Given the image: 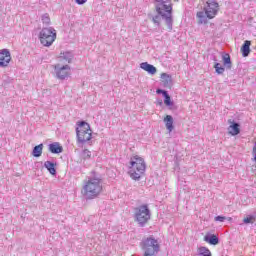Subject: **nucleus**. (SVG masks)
<instances>
[{
    "label": "nucleus",
    "mask_w": 256,
    "mask_h": 256,
    "mask_svg": "<svg viewBox=\"0 0 256 256\" xmlns=\"http://www.w3.org/2000/svg\"><path fill=\"white\" fill-rule=\"evenodd\" d=\"M156 12L155 16H152V23L154 25H161V19H163L169 29L173 30V3L171 0H154Z\"/></svg>",
    "instance_id": "obj_1"
},
{
    "label": "nucleus",
    "mask_w": 256,
    "mask_h": 256,
    "mask_svg": "<svg viewBox=\"0 0 256 256\" xmlns=\"http://www.w3.org/2000/svg\"><path fill=\"white\" fill-rule=\"evenodd\" d=\"M101 191H103V184L100 178L89 177L84 182L82 194L85 199H97V196L101 195Z\"/></svg>",
    "instance_id": "obj_2"
},
{
    "label": "nucleus",
    "mask_w": 256,
    "mask_h": 256,
    "mask_svg": "<svg viewBox=\"0 0 256 256\" xmlns=\"http://www.w3.org/2000/svg\"><path fill=\"white\" fill-rule=\"evenodd\" d=\"M145 169H147V165L145 164V160L139 156H133L130 160V177L134 181H139L141 179V175L145 173Z\"/></svg>",
    "instance_id": "obj_3"
},
{
    "label": "nucleus",
    "mask_w": 256,
    "mask_h": 256,
    "mask_svg": "<svg viewBox=\"0 0 256 256\" xmlns=\"http://www.w3.org/2000/svg\"><path fill=\"white\" fill-rule=\"evenodd\" d=\"M76 137L78 145H85V143H89L93 138V131L91 130L89 123L85 121L78 123V127L76 128Z\"/></svg>",
    "instance_id": "obj_4"
},
{
    "label": "nucleus",
    "mask_w": 256,
    "mask_h": 256,
    "mask_svg": "<svg viewBox=\"0 0 256 256\" xmlns=\"http://www.w3.org/2000/svg\"><path fill=\"white\" fill-rule=\"evenodd\" d=\"M134 219L139 227H145L151 220V210L147 204L140 205L134 209Z\"/></svg>",
    "instance_id": "obj_5"
},
{
    "label": "nucleus",
    "mask_w": 256,
    "mask_h": 256,
    "mask_svg": "<svg viewBox=\"0 0 256 256\" xmlns=\"http://www.w3.org/2000/svg\"><path fill=\"white\" fill-rule=\"evenodd\" d=\"M57 39V30L53 27H44L39 33V40L43 47H51Z\"/></svg>",
    "instance_id": "obj_6"
},
{
    "label": "nucleus",
    "mask_w": 256,
    "mask_h": 256,
    "mask_svg": "<svg viewBox=\"0 0 256 256\" xmlns=\"http://www.w3.org/2000/svg\"><path fill=\"white\" fill-rule=\"evenodd\" d=\"M54 72L56 74L57 79H60L61 81H65V79H69V76L71 75V66L70 65H63L61 64H55L53 66Z\"/></svg>",
    "instance_id": "obj_7"
},
{
    "label": "nucleus",
    "mask_w": 256,
    "mask_h": 256,
    "mask_svg": "<svg viewBox=\"0 0 256 256\" xmlns=\"http://www.w3.org/2000/svg\"><path fill=\"white\" fill-rule=\"evenodd\" d=\"M204 11L206 12L208 19H215L219 13V3H217V0H208L204 7Z\"/></svg>",
    "instance_id": "obj_8"
},
{
    "label": "nucleus",
    "mask_w": 256,
    "mask_h": 256,
    "mask_svg": "<svg viewBox=\"0 0 256 256\" xmlns=\"http://www.w3.org/2000/svg\"><path fill=\"white\" fill-rule=\"evenodd\" d=\"M11 63V52L7 49L0 50V67H9Z\"/></svg>",
    "instance_id": "obj_9"
},
{
    "label": "nucleus",
    "mask_w": 256,
    "mask_h": 256,
    "mask_svg": "<svg viewBox=\"0 0 256 256\" xmlns=\"http://www.w3.org/2000/svg\"><path fill=\"white\" fill-rule=\"evenodd\" d=\"M228 123L230 126L228 127V132L232 137H235V135H239L241 133V125L239 123L233 121V120H228Z\"/></svg>",
    "instance_id": "obj_10"
},
{
    "label": "nucleus",
    "mask_w": 256,
    "mask_h": 256,
    "mask_svg": "<svg viewBox=\"0 0 256 256\" xmlns=\"http://www.w3.org/2000/svg\"><path fill=\"white\" fill-rule=\"evenodd\" d=\"M58 61H60V63H71V61H73V53L69 51L60 53Z\"/></svg>",
    "instance_id": "obj_11"
},
{
    "label": "nucleus",
    "mask_w": 256,
    "mask_h": 256,
    "mask_svg": "<svg viewBox=\"0 0 256 256\" xmlns=\"http://www.w3.org/2000/svg\"><path fill=\"white\" fill-rule=\"evenodd\" d=\"M140 69H143V71H146L149 75H155V73H157V68L147 62H142Z\"/></svg>",
    "instance_id": "obj_12"
},
{
    "label": "nucleus",
    "mask_w": 256,
    "mask_h": 256,
    "mask_svg": "<svg viewBox=\"0 0 256 256\" xmlns=\"http://www.w3.org/2000/svg\"><path fill=\"white\" fill-rule=\"evenodd\" d=\"M196 17L200 25H206L209 21V17H207V12L205 10L197 12Z\"/></svg>",
    "instance_id": "obj_13"
},
{
    "label": "nucleus",
    "mask_w": 256,
    "mask_h": 256,
    "mask_svg": "<svg viewBox=\"0 0 256 256\" xmlns=\"http://www.w3.org/2000/svg\"><path fill=\"white\" fill-rule=\"evenodd\" d=\"M242 57H249V53H251V41L246 40L241 47Z\"/></svg>",
    "instance_id": "obj_14"
},
{
    "label": "nucleus",
    "mask_w": 256,
    "mask_h": 256,
    "mask_svg": "<svg viewBox=\"0 0 256 256\" xmlns=\"http://www.w3.org/2000/svg\"><path fill=\"white\" fill-rule=\"evenodd\" d=\"M49 151L54 154L63 153V146L59 144V142H54L52 144H49Z\"/></svg>",
    "instance_id": "obj_15"
},
{
    "label": "nucleus",
    "mask_w": 256,
    "mask_h": 256,
    "mask_svg": "<svg viewBox=\"0 0 256 256\" xmlns=\"http://www.w3.org/2000/svg\"><path fill=\"white\" fill-rule=\"evenodd\" d=\"M204 241H206V243H209L210 245H219V237H217L215 234L206 235L204 237Z\"/></svg>",
    "instance_id": "obj_16"
},
{
    "label": "nucleus",
    "mask_w": 256,
    "mask_h": 256,
    "mask_svg": "<svg viewBox=\"0 0 256 256\" xmlns=\"http://www.w3.org/2000/svg\"><path fill=\"white\" fill-rule=\"evenodd\" d=\"M45 169L50 173V175H57V169H55V163L51 161H46L44 163Z\"/></svg>",
    "instance_id": "obj_17"
},
{
    "label": "nucleus",
    "mask_w": 256,
    "mask_h": 256,
    "mask_svg": "<svg viewBox=\"0 0 256 256\" xmlns=\"http://www.w3.org/2000/svg\"><path fill=\"white\" fill-rule=\"evenodd\" d=\"M164 123L166 125V129L169 131V133H171L173 131V129H174V126H173V116L167 115L164 118Z\"/></svg>",
    "instance_id": "obj_18"
},
{
    "label": "nucleus",
    "mask_w": 256,
    "mask_h": 256,
    "mask_svg": "<svg viewBox=\"0 0 256 256\" xmlns=\"http://www.w3.org/2000/svg\"><path fill=\"white\" fill-rule=\"evenodd\" d=\"M161 79H162V83L165 87H171V83L173 81L171 78V75H169L167 73H162Z\"/></svg>",
    "instance_id": "obj_19"
},
{
    "label": "nucleus",
    "mask_w": 256,
    "mask_h": 256,
    "mask_svg": "<svg viewBox=\"0 0 256 256\" xmlns=\"http://www.w3.org/2000/svg\"><path fill=\"white\" fill-rule=\"evenodd\" d=\"M198 256H212L211 250L205 246H200L197 249Z\"/></svg>",
    "instance_id": "obj_20"
},
{
    "label": "nucleus",
    "mask_w": 256,
    "mask_h": 256,
    "mask_svg": "<svg viewBox=\"0 0 256 256\" xmlns=\"http://www.w3.org/2000/svg\"><path fill=\"white\" fill-rule=\"evenodd\" d=\"M33 157H41L43 155V144H39L33 148L32 151Z\"/></svg>",
    "instance_id": "obj_21"
},
{
    "label": "nucleus",
    "mask_w": 256,
    "mask_h": 256,
    "mask_svg": "<svg viewBox=\"0 0 256 256\" xmlns=\"http://www.w3.org/2000/svg\"><path fill=\"white\" fill-rule=\"evenodd\" d=\"M214 69L218 75H223V73H225V68L221 66L219 62L215 63Z\"/></svg>",
    "instance_id": "obj_22"
},
{
    "label": "nucleus",
    "mask_w": 256,
    "mask_h": 256,
    "mask_svg": "<svg viewBox=\"0 0 256 256\" xmlns=\"http://www.w3.org/2000/svg\"><path fill=\"white\" fill-rule=\"evenodd\" d=\"M222 59L224 61V65H227L228 69H231V56H229V54H224Z\"/></svg>",
    "instance_id": "obj_23"
},
{
    "label": "nucleus",
    "mask_w": 256,
    "mask_h": 256,
    "mask_svg": "<svg viewBox=\"0 0 256 256\" xmlns=\"http://www.w3.org/2000/svg\"><path fill=\"white\" fill-rule=\"evenodd\" d=\"M42 23L43 25H51V18L49 17V14L42 15Z\"/></svg>",
    "instance_id": "obj_24"
},
{
    "label": "nucleus",
    "mask_w": 256,
    "mask_h": 256,
    "mask_svg": "<svg viewBox=\"0 0 256 256\" xmlns=\"http://www.w3.org/2000/svg\"><path fill=\"white\" fill-rule=\"evenodd\" d=\"M82 159H91V151L84 149L81 154Z\"/></svg>",
    "instance_id": "obj_25"
},
{
    "label": "nucleus",
    "mask_w": 256,
    "mask_h": 256,
    "mask_svg": "<svg viewBox=\"0 0 256 256\" xmlns=\"http://www.w3.org/2000/svg\"><path fill=\"white\" fill-rule=\"evenodd\" d=\"M164 103L165 105H167V107H171L173 105V102L171 101V96H166V98H164Z\"/></svg>",
    "instance_id": "obj_26"
},
{
    "label": "nucleus",
    "mask_w": 256,
    "mask_h": 256,
    "mask_svg": "<svg viewBox=\"0 0 256 256\" xmlns=\"http://www.w3.org/2000/svg\"><path fill=\"white\" fill-rule=\"evenodd\" d=\"M225 220H227V217L225 216H216L214 218V221H219L220 223H223Z\"/></svg>",
    "instance_id": "obj_27"
},
{
    "label": "nucleus",
    "mask_w": 256,
    "mask_h": 256,
    "mask_svg": "<svg viewBox=\"0 0 256 256\" xmlns=\"http://www.w3.org/2000/svg\"><path fill=\"white\" fill-rule=\"evenodd\" d=\"M253 219H254L253 216H248V217L244 218L243 223H245V224L253 223Z\"/></svg>",
    "instance_id": "obj_28"
},
{
    "label": "nucleus",
    "mask_w": 256,
    "mask_h": 256,
    "mask_svg": "<svg viewBox=\"0 0 256 256\" xmlns=\"http://www.w3.org/2000/svg\"><path fill=\"white\" fill-rule=\"evenodd\" d=\"M87 0H76L77 5H85Z\"/></svg>",
    "instance_id": "obj_29"
},
{
    "label": "nucleus",
    "mask_w": 256,
    "mask_h": 256,
    "mask_svg": "<svg viewBox=\"0 0 256 256\" xmlns=\"http://www.w3.org/2000/svg\"><path fill=\"white\" fill-rule=\"evenodd\" d=\"M156 93H158V95H163V93H165V90L158 89Z\"/></svg>",
    "instance_id": "obj_30"
},
{
    "label": "nucleus",
    "mask_w": 256,
    "mask_h": 256,
    "mask_svg": "<svg viewBox=\"0 0 256 256\" xmlns=\"http://www.w3.org/2000/svg\"><path fill=\"white\" fill-rule=\"evenodd\" d=\"M162 95H163L164 99H165L166 97H169V93H167V91H165V90H164V92L162 93Z\"/></svg>",
    "instance_id": "obj_31"
},
{
    "label": "nucleus",
    "mask_w": 256,
    "mask_h": 256,
    "mask_svg": "<svg viewBox=\"0 0 256 256\" xmlns=\"http://www.w3.org/2000/svg\"><path fill=\"white\" fill-rule=\"evenodd\" d=\"M228 221H233V218L229 217L227 218Z\"/></svg>",
    "instance_id": "obj_32"
}]
</instances>
